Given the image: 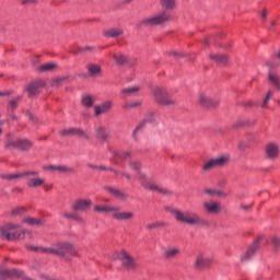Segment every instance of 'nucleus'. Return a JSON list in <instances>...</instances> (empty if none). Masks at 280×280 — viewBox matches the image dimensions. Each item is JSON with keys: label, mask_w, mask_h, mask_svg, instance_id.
<instances>
[{"label": "nucleus", "mask_w": 280, "mask_h": 280, "mask_svg": "<svg viewBox=\"0 0 280 280\" xmlns=\"http://www.w3.org/2000/svg\"><path fill=\"white\" fill-rule=\"evenodd\" d=\"M26 248L44 255H58V257H67V255H70L71 257H78V247L69 242H57L50 247L27 245Z\"/></svg>", "instance_id": "f257e3e1"}, {"label": "nucleus", "mask_w": 280, "mask_h": 280, "mask_svg": "<svg viewBox=\"0 0 280 280\" xmlns=\"http://www.w3.org/2000/svg\"><path fill=\"white\" fill-rule=\"evenodd\" d=\"M172 214L174 215L177 222L180 224H188L189 226H199L200 229H207L209 226V221L202 218L198 212L194 211H180V210H172Z\"/></svg>", "instance_id": "f03ea898"}, {"label": "nucleus", "mask_w": 280, "mask_h": 280, "mask_svg": "<svg viewBox=\"0 0 280 280\" xmlns=\"http://www.w3.org/2000/svg\"><path fill=\"white\" fill-rule=\"evenodd\" d=\"M94 211L97 213H110L116 222H130L135 220V212L130 210H121L119 206H95Z\"/></svg>", "instance_id": "7ed1b4c3"}, {"label": "nucleus", "mask_w": 280, "mask_h": 280, "mask_svg": "<svg viewBox=\"0 0 280 280\" xmlns=\"http://www.w3.org/2000/svg\"><path fill=\"white\" fill-rule=\"evenodd\" d=\"M25 233H27V231L21 229V225L16 223H8L0 226V237L8 240V242L24 240Z\"/></svg>", "instance_id": "20e7f679"}, {"label": "nucleus", "mask_w": 280, "mask_h": 280, "mask_svg": "<svg viewBox=\"0 0 280 280\" xmlns=\"http://www.w3.org/2000/svg\"><path fill=\"white\" fill-rule=\"evenodd\" d=\"M170 12L162 11L155 15L144 18L137 23V27H154V25H163L170 21Z\"/></svg>", "instance_id": "39448f33"}, {"label": "nucleus", "mask_w": 280, "mask_h": 280, "mask_svg": "<svg viewBox=\"0 0 280 280\" xmlns=\"http://www.w3.org/2000/svg\"><path fill=\"white\" fill-rule=\"evenodd\" d=\"M138 180H139L140 185L144 189H148L149 191H158V194H161L162 196H170V194H172V191L153 183L152 177L148 176L143 172H139Z\"/></svg>", "instance_id": "423d86ee"}, {"label": "nucleus", "mask_w": 280, "mask_h": 280, "mask_svg": "<svg viewBox=\"0 0 280 280\" xmlns=\"http://www.w3.org/2000/svg\"><path fill=\"white\" fill-rule=\"evenodd\" d=\"M153 100L161 106H176L178 102L170 96L165 88L156 86L153 89Z\"/></svg>", "instance_id": "0eeeda50"}, {"label": "nucleus", "mask_w": 280, "mask_h": 280, "mask_svg": "<svg viewBox=\"0 0 280 280\" xmlns=\"http://www.w3.org/2000/svg\"><path fill=\"white\" fill-rule=\"evenodd\" d=\"M226 163H229V155H220L205 162L201 170L203 172H211V170H215V167H224Z\"/></svg>", "instance_id": "6e6552de"}, {"label": "nucleus", "mask_w": 280, "mask_h": 280, "mask_svg": "<svg viewBox=\"0 0 280 280\" xmlns=\"http://www.w3.org/2000/svg\"><path fill=\"white\" fill-rule=\"evenodd\" d=\"M25 176H38V171H26L22 173H2L0 174V178L2 180H21V178H25Z\"/></svg>", "instance_id": "1a4fd4ad"}, {"label": "nucleus", "mask_w": 280, "mask_h": 280, "mask_svg": "<svg viewBox=\"0 0 280 280\" xmlns=\"http://www.w3.org/2000/svg\"><path fill=\"white\" fill-rule=\"evenodd\" d=\"M152 121H156V115L152 112H150L145 119H143L132 131L131 137L133 141H139V132H141L142 128L145 126V124H152Z\"/></svg>", "instance_id": "9d476101"}, {"label": "nucleus", "mask_w": 280, "mask_h": 280, "mask_svg": "<svg viewBox=\"0 0 280 280\" xmlns=\"http://www.w3.org/2000/svg\"><path fill=\"white\" fill-rule=\"evenodd\" d=\"M213 264V260L207 256L205 253H199L194 261V267L197 268V270H205V268H209Z\"/></svg>", "instance_id": "9b49d317"}, {"label": "nucleus", "mask_w": 280, "mask_h": 280, "mask_svg": "<svg viewBox=\"0 0 280 280\" xmlns=\"http://www.w3.org/2000/svg\"><path fill=\"white\" fill-rule=\"evenodd\" d=\"M31 145L32 143L28 140H23V139L9 140L7 143V148L9 150H12V149L28 150Z\"/></svg>", "instance_id": "f8f14e48"}, {"label": "nucleus", "mask_w": 280, "mask_h": 280, "mask_svg": "<svg viewBox=\"0 0 280 280\" xmlns=\"http://www.w3.org/2000/svg\"><path fill=\"white\" fill-rule=\"evenodd\" d=\"M112 108H113V101H105L94 106V116L102 117V115H106V113H110Z\"/></svg>", "instance_id": "ddd939ff"}, {"label": "nucleus", "mask_w": 280, "mask_h": 280, "mask_svg": "<svg viewBox=\"0 0 280 280\" xmlns=\"http://www.w3.org/2000/svg\"><path fill=\"white\" fill-rule=\"evenodd\" d=\"M45 172H52L57 174H73L75 172L72 167L65 166V165H46L43 166Z\"/></svg>", "instance_id": "4468645a"}, {"label": "nucleus", "mask_w": 280, "mask_h": 280, "mask_svg": "<svg viewBox=\"0 0 280 280\" xmlns=\"http://www.w3.org/2000/svg\"><path fill=\"white\" fill-rule=\"evenodd\" d=\"M162 257H164L166 260L177 259V257H180V247L178 246L164 247Z\"/></svg>", "instance_id": "2eb2a0df"}, {"label": "nucleus", "mask_w": 280, "mask_h": 280, "mask_svg": "<svg viewBox=\"0 0 280 280\" xmlns=\"http://www.w3.org/2000/svg\"><path fill=\"white\" fill-rule=\"evenodd\" d=\"M61 137H82L89 139V133L80 128H68L60 131Z\"/></svg>", "instance_id": "dca6fc26"}, {"label": "nucleus", "mask_w": 280, "mask_h": 280, "mask_svg": "<svg viewBox=\"0 0 280 280\" xmlns=\"http://www.w3.org/2000/svg\"><path fill=\"white\" fill-rule=\"evenodd\" d=\"M265 152L267 159H269L270 161H277V159H279V144L275 142L268 143L266 145Z\"/></svg>", "instance_id": "f3484780"}, {"label": "nucleus", "mask_w": 280, "mask_h": 280, "mask_svg": "<svg viewBox=\"0 0 280 280\" xmlns=\"http://www.w3.org/2000/svg\"><path fill=\"white\" fill-rule=\"evenodd\" d=\"M203 209L207 211V213L215 215L222 211V203L218 201H205Z\"/></svg>", "instance_id": "a211bd4d"}, {"label": "nucleus", "mask_w": 280, "mask_h": 280, "mask_svg": "<svg viewBox=\"0 0 280 280\" xmlns=\"http://www.w3.org/2000/svg\"><path fill=\"white\" fill-rule=\"evenodd\" d=\"M104 190L107 191V194H110V196H115L116 199L120 200L121 202H126V200H128V194L121 191L118 188L113 186H105Z\"/></svg>", "instance_id": "6ab92c4d"}, {"label": "nucleus", "mask_w": 280, "mask_h": 280, "mask_svg": "<svg viewBox=\"0 0 280 280\" xmlns=\"http://www.w3.org/2000/svg\"><path fill=\"white\" fill-rule=\"evenodd\" d=\"M43 86H45V81H34L26 86V92L28 93L30 97H34V95H38V93H40Z\"/></svg>", "instance_id": "aec40b11"}, {"label": "nucleus", "mask_w": 280, "mask_h": 280, "mask_svg": "<svg viewBox=\"0 0 280 280\" xmlns=\"http://www.w3.org/2000/svg\"><path fill=\"white\" fill-rule=\"evenodd\" d=\"M26 178H28L26 185L30 189H39V187L45 185V178L38 177V175L26 176Z\"/></svg>", "instance_id": "412c9836"}, {"label": "nucleus", "mask_w": 280, "mask_h": 280, "mask_svg": "<svg viewBox=\"0 0 280 280\" xmlns=\"http://www.w3.org/2000/svg\"><path fill=\"white\" fill-rule=\"evenodd\" d=\"M23 277V271L18 269H1L0 270V280L1 279H19Z\"/></svg>", "instance_id": "4be33fe9"}, {"label": "nucleus", "mask_w": 280, "mask_h": 280, "mask_svg": "<svg viewBox=\"0 0 280 280\" xmlns=\"http://www.w3.org/2000/svg\"><path fill=\"white\" fill-rule=\"evenodd\" d=\"M199 104L203 108H211L213 106H218V104H220V101L213 100L207 94H199Z\"/></svg>", "instance_id": "5701e85b"}, {"label": "nucleus", "mask_w": 280, "mask_h": 280, "mask_svg": "<svg viewBox=\"0 0 280 280\" xmlns=\"http://www.w3.org/2000/svg\"><path fill=\"white\" fill-rule=\"evenodd\" d=\"M103 36L105 38H119V36H124V28L121 27H112L103 31Z\"/></svg>", "instance_id": "b1692460"}, {"label": "nucleus", "mask_w": 280, "mask_h": 280, "mask_svg": "<svg viewBox=\"0 0 280 280\" xmlns=\"http://www.w3.org/2000/svg\"><path fill=\"white\" fill-rule=\"evenodd\" d=\"M91 200L79 199L72 203V209H74L75 211H86L91 208Z\"/></svg>", "instance_id": "393cba45"}, {"label": "nucleus", "mask_w": 280, "mask_h": 280, "mask_svg": "<svg viewBox=\"0 0 280 280\" xmlns=\"http://www.w3.org/2000/svg\"><path fill=\"white\" fill-rule=\"evenodd\" d=\"M257 248H259V242L256 241L241 256V261L246 262L255 255L257 252Z\"/></svg>", "instance_id": "a878e982"}, {"label": "nucleus", "mask_w": 280, "mask_h": 280, "mask_svg": "<svg viewBox=\"0 0 280 280\" xmlns=\"http://www.w3.org/2000/svg\"><path fill=\"white\" fill-rule=\"evenodd\" d=\"M120 259L125 268L131 269L135 266V258L131 257L126 250L120 252Z\"/></svg>", "instance_id": "bb28decb"}, {"label": "nucleus", "mask_w": 280, "mask_h": 280, "mask_svg": "<svg viewBox=\"0 0 280 280\" xmlns=\"http://www.w3.org/2000/svg\"><path fill=\"white\" fill-rule=\"evenodd\" d=\"M86 69L90 78H98V75H102V66L97 63H89Z\"/></svg>", "instance_id": "cd10ccee"}, {"label": "nucleus", "mask_w": 280, "mask_h": 280, "mask_svg": "<svg viewBox=\"0 0 280 280\" xmlns=\"http://www.w3.org/2000/svg\"><path fill=\"white\" fill-rule=\"evenodd\" d=\"M23 223L27 224L28 226H43V224H45V220L27 217L23 219Z\"/></svg>", "instance_id": "c85d7f7f"}, {"label": "nucleus", "mask_w": 280, "mask_h": 280, "mask_svg": "<svg viewBox=\"0 0 280 280\" xmlns=\"http://www.w3.org/2000/svg\"><path fill=\"white\" fill-rule=\"evenodd\" d=\"M95 133L100 141H106V139H108V130L104 126L97 127Z\"/></svg>", "instance_id": "c756f323"}, {"label": "nucleus", "mask_w": 280, "mask_h": 280, "mask_svg": "<svg viewBox=\"0 0 280 280\" xmlns=\"http://www.w3.org/2000/svg\"><path fill=\"white\" fill-rule=\"evenodd\" d=\"M81 104L85 106V108H92L93 104H95V98L90 94H85L81 98Z\"/></svg>", "instance_id": "7c9ffc66"}, {"label": "nucleus", "mask_w": 280, "mask_h": 280, "mask_svg": "<svg viewBox=\"0 0 280 280\" xmlns=\"http://www.w3.org/2000/svg\"><path fill=\"white\" fill-rule=\"evenodd\" d=\"M67 80H69L68 77H58V78L51 79L50 86H52V89H58L62 86V84H65Z\"/></svg>", "instance_id": "2f4dec72"}, {"label": "nucleus", "mask_w": 280, "mask_h": 280, "mask_svg": "<svg viewBox=\"0 0 280 280\" xmlns=\"http://www.w3.org/2000/svg\"><path fill=\"white\" fill-rule=\"evenodd\" d=\"M141 91L140 86H130V88H125L121 90L122 95H127L128 97L132 95H137Z\"/></svg>", "instance_id": "473e14b6"}, {"label": "nucleus", "mask_w": 280, "mask_h": 280, "mask_svg": "<svg viewBox=\"0 0 280 280\" xmlns=\"http://www.w3.org/2000/svg\"><path fill=\"white\" fill-rule=\"evenodd\" d=\"M272 97H275V92L272 90H269L262 98V102L260 103L261 108H268V104L272 100Z\"/></svg>", "instance_id": "72a5a7b5"}, {"label": "nucleus", "mask_w": 280, "mask_h": 280, "mask_svg": "<svg viewBox=\"0 0 280 280\" xmlns=\"http://www.w3.org/2000/svg\"><path fill=\"white\" fill-rule=\"evenodd\" d=\"M210 58L219 65H226V62L229 61V57L226 55H210Z\"/></svg>", "instance_id": "f704fd0d"}, {"label": "nucleus", "mask_w": 280, "mask_h": 280, "mask_svg": "<svg viewBox=\"0 0 280 280\" xmlns=\"http://www.w3.org/2000/svg\"><path fill=\"white\" fill-rule=\"evenodd\" d=\"M269 82L277 89V91H280V77L270 72L269 73Z\"/></svg>", "instance_id": "c9c22d12"}, {"label": "nucleus", "mask_w": 280, "mask_h": 280, "mask_svg": "<svg viewBox=\"0 0 280 280\" xmlns=\"http://www.w3.org/2000/svg\"><path fill=\"white\" fill-rule=\"evenodd\" d=\"M109 172H113L116 176H121L122 178H126L127 180H132V175L126 171H117L115 168H109Z\"/></svg>", "instance_id": "e433bc0d"}, {"label": "nucleus", "mask_w": 280, "mask_h": 280, "mask_svg": "<svg viewBox=\"0 0 280 280\" xmlns=\"http://www.w3.org/2000/svg\"><path fill=\"white\" fill-rule=\"evenodd\" d=\"M117 156H119L122 161H126L127 159H130L132 156V153L128 151H122L120 153H114L113 159L117 165Z\"/></svg>", "instance_id": "4c0bfd02"}, {"label": "nucleus", "mask_w": 280, "mask_h": 280, "mask_svg": "<svg viewBox=\"0 0 280 280\" xmlns=\"http://www.w3.org/2000/svg\"><path fill=\"white\" fill-rule=\"evenodd\" d=\"M160 3L166 10H174V5H176V0H160Z\"/></svg>", "instance_id": "58836bf2"}, {"label": "nucleus", "mask_w": 280, "mask_h": 280, "mask_svg": "<svg viewBox=\"0 0 280 280\" xmlns=\"http://www.w3.org/2000/svg\"><path fill=\"white\" fill-rule=\"evenodd\" d=\"M58 69V65L56 63H44L39 67V71L48 72Z\"/></svg>", "instance_id": "ea45409f"}, {"label": "nucleus", "mask_w": 280, "mask_h": 280, "mask_svg": "<svg viewBox=\"0 0 280 280\" xmlns=\"http://www.w3.org/2000/svg\"><path fill=\"white\" fill-rule=\"evenodd\" d=\"M113 58L117 65H126L128 62V57L125 55H114Z\"/></svg>", "instance_id": "a19ab883"}, {"label": "nucleus", "mask_w": 280, "mask_h": 280, "mask_svg": "<svg viewBox=\"0 0 280 280\" xmlns=\"http://www.w3.org/2000/svg\"><path fill=\"white\" fill-rule=\"evenodd\" d=\"M129 167L133 172H138V175H139V172H141V162H139V161H130L129 162Z\"/></svg>", "instance_id": "79ce46f5"}, {"label": "nucleus", "mask_w": 280, "mask_h": 280, "mask_svg": "<svg viewBox=\"0 0 280 280\" xmlns=\"http://www.w3.org/2000/svg\"><path fill=\"white\" fill-rule=\"evenodd\" d=\"M162 226H165V223L161 221L147 224V229L149 231H154V229H162Z\"/></svg>", "instance_id": "37998d69"}, {"label": "nucleus", "mask_w": 280, "mask_h": 280, "mask_svg": "<svg viewBox=\"0 0 280 280\" xmlns=\"http://www.w3.org/2000/svg\"><path fill=\"white\" fill-rule=\"evenodd\" d=\"M88 167H90V170H100L102 172H110V170H113V167H106L104 165H94V164H88Z\"/></svg>", "instance_id": "c03bdc74"}, {"label": "nucleus", "mask_w": 280, "mask_h": 280, "mask_svg": "<svg viewBox=\"0 0 280 280\" xmlns=\"http://www.w3.org/2000/svg\"><path fill=\"white\" fill-rule=\"evenodd\" d=\"M141 104H142L141 101H133V102L126 103L124 105V108L125 109H128V108H139V106H141Z\"/></svg>", "instance_id": "a18cd8bd"}, {"label": "nucleus", "mask_w": 280, "mask_h": 280, "mask_svg": "<svg viewBox=\"0 0 280 280\" xmlns=\"http://www.w3.org/2000/svg\"><path fill=\"white\" fill-rule=\"evenodd\" d=\"M27 209L25 207H18L11 210V215H23Z\"/></svg>", "instance_id": "49530a36"}, {"label": "nucleus", "mask_w": 280, "mask_h": 280, "mask_svg": "<svg viewBox=\"0 0 280 280\" xmlns=\"http://www.w3.org/2000/svg\"><path fill=\"white\" fill-rule=\"evenodd\" d=\"M271 244L275 250H279L280 248V236H271Z\"/></svg>", "instance_id": "de8ad7c7"}, {"label": "nucleus", "mask_w": 280, "mask_h": 280, "mask_svg": "<svg viewBox=\"0 0 280 280\" xmlns=\"http://www.w3.org/2000/svg\"><path fill=\"white\" fill-rule=\"evenodd\" d=\"M203 194H206V196L213 197L217 194V189H214V188H206V189H203Z\"/></svg>", "instance_id": "09e8293b"}, {"label": "nucleus", "mask_w": 280, "mask_h": 280, "mask_svg": "<svg viewBox=\"0 0 280 280\" xmlns=\"http://www.w3.org/2000/svg\"><path fill=\"white\" fill-rule=\"evenodd\" d=\"M19 2H20L22 5H34V3H38L37 0H19Z\"/></svg>", "instance_id": "8fccbe9b"}, {"label": "nucleus", "mask_w": 280, "mask_h": 280, "mask_svg": "<svg viewBox=\"0 0 280 280\" xmlns=\"http://www.w3.org/2000/svg\"><path fill=\"white\" fill-rule=\"evenodd\" d=\"M240 209H242V211H250V209H253V203H241Z\"/></svg>", "instance_id": "3c124183"}, {"label": "nucleus", "mask_w": 280, "mask_h": 280, "mask_svg": "<svg viewBox=\"0 0 280 280\" xmlns=\"http://www.w3.org/2000/svg\"><path fill=\"white\" fill-rule=\"evenodd\" d=\"M215 196H219V198H226L229 195L222 190L217 189Z\"/></svg>", "instance_id": "603ef678"}, {"label": "nucleus", "mask_w": 280, "mask_h": 280, "mask_svg": "<svg viewBox=\"0 0 280 280\" xmlns=\"http://www.w3.org/2000/svg\"><path fill=\"white\" fill-rule=\"evenodd\" d=\"M9 108H11V110H14V108H16V100H11L9 102Z\"/></svg>", "instance_id": "864d4df0"}, {"label": "nucleus", "mask_w": 280, "mask_h": 280, "mask_svg": "<svg viewBox=\"0 0 280 280\" xmlns=\"http://www.w3.org/2000/svg\"><path fill=\"white\" fill-rule=\"evenodd\" d=\"M278 23L277 21H272L271 25H270V30H275V27H277Z\"/></svg>", "instance_id": "5fc2aeb1"}, {"label": "nucleus", "mask_w": 280, "mask_h": 280, "mask_svg": "<svg viewBox=\"0 0 280 280\" xmlns=\"http://www.w3.org/2000/svg\"><path fill=\"white\" fill-rule=\"evenodd\" d=\"M92 47L80 48L79 51H91Z\"/></svg>", "instance_id": "6e6d98bb"}, {"label": "nucleus", "mask_w": 280, "mask_h": 280, "mask_svg": "<svg viewBox=\"0 0 280 280\" xmlns=\"http://www.w3.org/2000/svg\"><path fill=\"white\" fill-rule=\"evenodd\" d=\"M63 218H75V215L65 212Z\"/></svg>", "instance_id": "4d7b16f0"}, {"label": "nucleus", "mask_w": 280, "mask_h": 280, "mask_svg": "<svg viewBox=\"0 0 280 280\" xmlns=\"http://www.w3.org/2000/svg\"><path fill=\"white\" fill-rule=\"evenodd\" d=\"M261 16H262L264 19H267L268 13L266 12V10H262V12H261Z\"/></svg>", "instance_id": "13d9d810"}, {"label": "nucleus", "mask_w": 280, "mask_h": 280, "mask_svg": "<svg viewBox=\"0 0 280 280\" xmlns=\"http://www.w3.org/2000/svg\"><path fill=\"white\" fill-rule=\"evenodd\" d=\"M171 54H172V56H177V57L183 56L182 54H178L177 51H172Z\"/></svg>", "instance_id": "bf43d9fd"}, {"label": "nucleus", "mask_w": 280, "mask_h": 280, "mask_svg": "<svg viewBox=\"0 0 280 280\" xmlns=\"http://www.w3.org/2000/svg\"><path fill=\"white\" fill-rule=\"evenodd\" d=\"M249 106H259V104L258 103L249 102Z\"/></svg>", "instance_id": "052dcab7"}, {"label": "nucleus", "mask_w": 280, "mask_h": 280, "mask_svg": "<svg viewBox=\"0 0 280 280\" xmlns=\"http://www.w3.org/2000/svg\"><path fill=\"white\" fill-rule=\"evenodd\" d=\"M5 95H8V92H5V93L0 92V97H3V96H5Z\"/></svg>", "instance_id": "680f3d73"}, {"label": "nucleus", "mask_w": 280, "mask_h": 280, "mask_svg": "<svg viewBox=\"0 0 280 280\" xmlns=\"http://www.w3.org/2000/svg\"><path fill=\"white\" fill-rule=\"evenodd\" d=\"M209 43H211V39H206V40H205V44H206V45H209Z\"/></svg>", "instance_id": "e2e57ef3"}, {"label": "nucleus", "mask_w": 280, "mask_h": 280, "mask_svg": "<svg viewBox=\"0 0 280 280\" xmlns=\"http://www.w3.org/2000/svg\"><path fill=\"white\" fill-rule=\"evenodd\" d=\"M277 58H278V60L280 61V50H279V52H278V55H277Z\"/></svg>", "instance_id": "0e129e2a"}, {"label": "nucleus", "mask_w": 280, "mask_h": 280, "mask_svg": "<svg viewBox=\"0 0 280 280\" xmlns=\"http://www.w3.org/2000/svg\"><path fill=\"white\" fill-rule=\"evenodd\" d=\"M3 132V129L0 128V135Z\"/></svg>", "instance_id": "69168bd1"}, {"label": "nucleus", "mask_w": 280, "mask_h": 280, "mask_svg": "<svg viewBox=\"0 0 280 280\" xmlns=\"http://www.w3.org/2000/svg\"><path fill=\"white\" fill-rule=\"evenodd\" d=\"M30 119H34V116H30Z\"/></svg>", "instance_id": "338daca9"}, {"label": "nucleus", "mask_w": 280, "mask_h": 280, "mask_svg": "<svg viewBox=\"0 0 280 280\" xmlns=\"http://www.w3.org/2000/svg\"><path fill=\"white\" fill-rule=\"evenodd\" d=\"M72 54H78V51H72Z\"/></svg>", "instance_id": "774afa93"}]
</instances>
